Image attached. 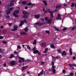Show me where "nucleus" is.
Instances as JSON below:
<instances>
[{"label":"nucleus","mask_w":76,"mask_h":76,"mask_svg":"<svg viewBox=\"0 0 76 76\" xmlns=\"http://www.w3.org/2000/svg\"><path fill=\"white\" fill-rule=\"evenodd\" d=\"M8 9H9V10H7L5 11V12L7 15H5V16L6 18H10V16L7 15L10 13V11L12 10L13 9V8L11 7L10 8H8Z\"/></svg>","instance_id":"f257e3e1"},{"label":"nucleus","mask_w":76,"mask_h":76,"mask_svg":"<svg viewBox=\"0 0 76 76\" xmlns=\"http://www.w3.org/2000/svg\"><path fill=\"white\" fill-rule=\"evenodd\" d=\"M55 68H56V66L53 65L52 66V68L50 69L49 70L50 71H52L53 73H56V69H54Z\"/></svg>","instance_id":"f03ea898"},{"label":"nucleus","mask_w":76,"mask_h":76,"mask_svg":"<svg viewBox=\"0 0 76 76\" xmlns=\"http://www.w3.org/2000/svg\"><path fill=\"white\" fill-rule=\"evenodd\" d=\"M23 13L24 15V16H23V18H28V16H26V15L28 14V12L26 11H23Z\"/></svg>","instance_id":"7ed1b4c3"},{"label":"nucleus","mask_w":76,"mask_h":76,"mask_svg":"<svg viewBox=\"0 0 76 76\" xmlns=\"http://www.w3.org/2000/svg\"><path fill=\"white\" fill-rule=\"evenodd\" d=\"M49 19V18L48 17H45V20L47 21V23H49V24H51V20H48Z\"/></svg>","instance_id":"20e7f679"},{"label":"nucleus","mask_w":76,"mask_h":76,"mask_svg":"<svg viewBox=\"0 0 76 76\" xmlns=\"http://www.w3.org/2000/svg\"><path fill=\"white\" fill-rule=\"evenodd\" d=\"M46 10H47L49 13H50L51 17L53 18V13L54 12L50 11V10L48 9H47Z\"/></svg>","instance_id":"39448f33"},{"label":"nucleus","mask_w":76,"mask_h":76,"mask_svg":"<svg viewBox=\"0 0 76 76\" xmlns=\"http://www.w3.org/2000/svg\"><path fill=\"white\" fill-rule=\"evenodd\" d=\"M16 14H17V13H19V10H16L15 11H14V12L13 13V15H14L15 17H18V15H16Z\"/></svg>","instance_id":"423d86ee"},{"label":"nucleus","mask_w":76,"mask_h":76,"mask_svg":"<svg viewBox=\"0 0 76 76\" xmlns=\"http://www.w3.org/2000/svg\"><path fill=\"white\" fill-rule=\"evenodd\" d=\"M61 15L59 14H58L56 18V20H61Z\"/></svg>","instance_id":"0eeeda50"},{"label":"nucleus","mask_w":76,"mask_h":76,"mask_svg":"<svg viewBox=\"0 0 76 76\" xmlns=\"http://www.w3.org/2000/svg\"><path fill=\"white\" fill-rule=\"evenodd\" d=\"M15 2V0H13L10 3H8V5L9 6H13L14 5V4H13V3Z\"/></svg>","instance_id":"6e6552de"},{"label":"nucleus","mask_w":76,"mask_h":76,"mask_svg":"<svg viewBox=\"0 0 76 76\" xmlns=\"http://www.w3.org/2000/svg\"><path fill=\"white\" fill-rule=\"evenodd\" d=\"M34 54H36V53H37L39 55H41V53L39 52V51L38 50H34L33 52Z\"/></svg>","instance_id":"1a4fd4ad"},{"label":"nucleus","mask_w":76,"mask_h":76,"mask_svg":"<svg viewBox=\"0 0 76 76\" xmlns=\"http://www.w3.org/2000/svg\"><path fill=\"white\" fill-rule=\"evenodd\" d=\"M18 28V26H17V25H15L14 26V29H12V31H15L16 30H17V28Z\"/></svg>","instance_id":"9d476101"},{"label":"nucleus","mask_w":76,"mask_h":76,"mask_svg":"<svg viewBox=\"0 0 76 76\" xmlns=\"http://www.w3.org/2000/svg\"><path fill=\"white\" fill-rule=\"evenodd\" d=\"M28 67V66H23L22 68V69H21L22 71H23V70H26V69H27Z\"/></svg>","instance_id":"9b49d317"},{"label":"nucleus","mask_w":76,"mask_h":76,"mask_svg":"<svg viewBox=\"0 0 76 76\" xmlns=\"http://www.w3.org/2000/svg\"><path fill=\"white\" fill-rule=\"evenodd\" d=\"M46 45V43H42L41 45V46L42 47H45Z\"/></svg>","instance_id":"f8f14e48"},{"label":"nucleus","mask_w":76,"mask_h":76,"mask_svg":"<svg viewBox=\"0 0 76 76\" xmlns=\"http://www.w3.org/2000/svg\"><path fill=\"white\" fill-rule=\"evenodd\" d=\"M44 73V70H42L41 72L38 74V76H40L41 75H42Z\"/></svg>","instance_id":"ddd939ff"},{"label":"nucleus","mask_w":76,"mask_h":76,"mask_svg":"<svg viewBox=\"0 0 76 76\" xmlns=\"http://www.w3.org/2000/svg\"><path fill=\"white\" fill-rule=\"evenodd\" d=\"M66 51H64L62 53V56H66Z\"/></svg>","instance_id":"4468645a"},{"label":"nucleus","mask_w":76,"mask_h":76,"mask_svg":"<svg viewBox=\"0 0 76 76\" xmlns=\"http://www.w3.org/2000/svg\"><path fill=\"white\" fill-rule=\"evenodd\" d=\"M36 25H44V23H40V22L38 23V22H37L36 23Z\"/></svg>","instance_id":"2eb2a0df"},{"label":"nucleus","mask_w":76,"mask_h":76,"mask_svg":"<svg viewBox=\"0 0 76 76\" xmlns=\"http://www.w3.org/2000/svg\"><path fill=\"white\" fill-rule=\"evenodd\" d=\"M39 15H35V18H36V19H38V18H39Z\"/></svg>","instance_id":"dca6fc26"},{"label":"nucleus","mask_w":76,"mask_h":76,"mask_svg":"<svg viewBox=\"0 0 76 76\" xmlns=\"http://www.w3.org/2000/svg\"><path fill=\"white\" fill-rule=\"evenodd\" d=\"M24 22L23 21H21L19 25L20 26H22V25L23 24Z\"/></svg>","instance_id":"f3484780"},{"label":"nucleus","mask_w":76,"mask_h":76,"mask_svg":"<svg viewBox=\"0 0 76 76\" xmlns=\"http://www.w3.org/2000/svg\"><path fill=\"white\" fill-rule=\"evenodd\" d=\"M21 35H26L27 34L24 32H21L20 33Z\"/></svg>","instance_id":"a211bd4d"},{"label":"nucleus","mask_w":76,"mask_h":76,"mask_svg":"<svg viewBox=\"0 0 76 76\" xmlns=\"http://www.w3.org/2000/svg\"><path fill=\"white\" fill-rule=\"evenodd\" d=\"M24 31L25 32H28L29 31V29L28 28H24Z\"/></svg>","instance_id":"6ab92c4d"},{"label":"nucleus","mask_w":76,"mask_h":76,"mask_svg":"<svg viewBox=\"0 0 76 76\" xmlns=\"http://www.w3.org/2000/svg\"><path fill=\"white\" fill-rule=\"evenodd\" d=\"M75 29H76V26L73 27L71 28V30H72V31H74V30Z\"/></svg>","instance_id":"aec40b11"},{"label":"nucleus","mask_w":76,"mask_h":76,"mask_svg":"<svg viewBox=\"0 0 76 76\" xmlns=\"http://www.w3.org/2000/svg\"><path fill=\"white\" fill-rule=\"evenodd\" d=\"M19 58L20 60H21L22 61H23V62L25 61V59H24V58L21 57H19Z\"/></svg>","instance_id":"412c9836"},{"label":"nucleus","mask_w":76,"mask_h":76,"mask_svg":"<svg viewBox=\"0 0 76 76\" xmlns=\"http://www.w3.org/2000/svg\"><path fill=\"white\" fill-rule=\"evenodd\" d=\"M22 4H26V2L25 1H22L21 2Z\"/></svg>","instance_id":"4be33fe9"},{"label":"nucleus","mask_w":76,"mask_h":76,"mask_svg":"<svg viewBox=\"0 0 76 76\" xmlns=\"http://www.w3.org/2000/svg\"><path fill=\"white\" fill-rule=\"evenodd\" d=\"M61 7L60 5H58L56 6V7L57 9H58L59 8H60Z\"/></svg>","instance_id":"5701e85b"},{"label":"nucleus","mask_w":76,"mask_h":76,"mask_svg":"<svg viewBox=\"0 0 76 76\" xmlns=\"http://www.w3.org/2000/svg\"><path fill=\"white\" fill-rule=\"evenodd\" d=\"M69 52L70 54V55L72 56V50L71 49H70Z\"/></svg>","instance_id":"b1692460"},{"label":"nucleus","mask_w":76,"mask_h":76,"mask_svg":"<svg viewBox=\"0 0 76 76\" xmlns=\"http://www.w3.org/2000/svg\"><path fill=\"white\" fill-rule=\"evenodd\" d=\"M14 56V55L13 54H11V56L10 57V58H12Z\"/></svg>","instance_id":"393cba45"},{"label":"nucleus","mask_w":76,"mask_h":76,"mask_svg":"<svg viewBox=\"0 0 76 76\" xmlns=\"http://www.w3.org/2000/svg\"><path fill=\"white\" fill-rule=\"evenodd\" d=\"M10 64L11 65H14L15 64V62L12 61L11 62Z\"/></svg>","instance_id":"a878e982"},{"label":"nucleus","mask_w":76,"mask_h":76,"mask_svg":"<svg viewBox=\"0 0 76 76\" xmlns=\"http://www.w3.org/2000/svg\"><path fill=\"white\" fill-rule=\"evenodd\" d=\"M51 47L53 49H54V48H55L54 46L53 45V44L51 45Z\"/></svg>","instance_id":"bb28decb"},{"label":"nucleus","mask_w":76,"mask_h":76,"mask_svg":"<svg viewBox=\"0 0 76 76\" xmlns=\"http://www.w3.org/2000/svg\"><path fill=\"white\" fill-rule=\"evenodd\" d=\"M26 46L27 48H28V49H29V50H31V47H29V46L27 45H26Z\"/></svg>","instance_id":"cd10ccee"},{"label":"nucleus","mask_w":76,"mask_h":76,"mask_svg":"<svg viewBox=\"0 0 76 76\" xmlns=\"http://www.w3.org/2000/svg\"><path fill=\"white\" fill-rule=\"evenodd\" d=\"M47 51H48V48H46L44 52L45 53H47Z\"/></svg>","instance_id":"c85d7f7f"},{"label":"nucleus","mask_w":76,"mask_h":76,"mask_svg":"<svg viewBox=\"0 0 76 76\" xmlns=\"http://www.w3.org/2000/svg\"><path fill=\"white\" fill-rule=\"evenodd\" d=\"M36 44H37V41H36V40H34V42H33V44L34 45H35Z\"/></svg>","instance_id":"c756f323"},{"label":"nucleus","mask_w":76,"mask_h":76,"mask_svg":"<svg viewBox=\"0 0 76 76\" xmlns=\"http://www.w3.org/2000/svg\"><path fill=\"white\" fill-rule=\"evenodd\" d=\"M58 52V53H61V50L60 49L58 50H57Z\"/></svg>","instance_id":"7c9ffc66"},{"label":"nucleus","mask_w":76,"mask_h":76,"mask_svg":"<svg viewBox=\"0 0 76 76\" xmlns=\"http://www.w3.org/2000/svg\"><path fill=\"white\" fill-rule=\"evenodd\" d=\"M43 2L45 4V5L46 6H47V2H46V1H43Z\"/></svg>","instance_id":"2f4dec72"},{"label":"nucleus","mask_w":76,"mask_h":76,"mask_svg":"<svg viewBox=\"0 0 76 76\" xmlns=\"http://www.w3.org/2000/svg\"><path fill=\"white\" fill-rule=\"evenodd\" d=\"M53 27L55 29H56V31H60L59 29H58V28H56V27Z\"/></svg>","instance_id":"473e14b6"},{"label":"nucleus","mask_w":76,"mask_h":76,"mask_svg":"<svg viewBox=\"0 0 76 76\" xmlns=\"http://www.w3.org/2000/svg\"><path fill=\"white\" fill-rule=\"evenodd\" d=\"M73 75H74V73H71L69 74V75L71 76H73Z\"/></svg>","instance_id":"72a5a7b5"},{"label":"nucleus","mask_w":76,"mask_h":76,"mask_svg":"<svg viewBox=\"0 0 76 76\" xmlns=\"http://www.w3.org/2000/svg\"><path fill=\"white\" fill-rule=\"evenodd\" d=\"M31 2H30L29 3L27 4V6H30V5H31Z\"/></svg>","instance_id":"f704fd0d"},{"label":"nucleus","mask_w":76,"mask_h":76,"mask_svg":"<svg viewBox=\"0 0 76 76\" xmlns=\"http://www.w3.org/2000/svg\"><path fill=\"white\" fill-rule=\"evenodd\" d=\"M75 6V4H74V3H72L71 5V7H73Z\"/></svg>","instance_id":"c9c22d12"},{"label":"nucleus","mask_w":76,"mask_h":76,"mask_svg":"<svg viewBox=\"0 0 76 76\" xmlns=\"http://www.w3.org/2000/svg\"><path fill=\"white\" fill-rule=\"evenodd\" d=\"M68 65L70 67H72V66H73V65L71 64H68Z\"/></svg>","instance_id":"e433bc0d"},{"label":"nucleus","mask_w":76,"mask_h":76,"mask_svg":"<svg viewBox=\"0 0 76 76\" xmlns=\"http://www.w3.org/2000/svg\"><path fill=\"white\" fill-rule=\"evenodd\" d=\"M51 64H52V66H54V62H52Z\"/></svg>","instance_id":"4c0bfd02"},{"label":"nucleus","mask_w":76,"mask_h":76,"mask_svg":"<svg viewBox=\"0 0 76 76\" xmlns=\"http://www.w3.org/2000/svg\"><path fill=\"white\" fill-rule=\"evenodd\" d=\"M36 49H37V48H34L32 49V50H33V51H35V50H36Z\"/></svg>","instance_id":"58836bf2"},{"label":"nucleus","mask_w":76,"mask_h":76,"mask_svg":"<svg viewBox=\"0 0 76 76\" xmlns=\"http://www.w3.org/2000/svg\"><path fill=\"white\" fill-rule=\"evenodd\" d=\"M23 22H25V23H27V21H26V20L24 19L23 20Z\"/></svg>","instance_id":"ea45409f"},{"label":"nucleus","mask_w":76,"mask_h":76,"mask_svg":"<svg viewBox=\"0 0 76 76\" xmlns=\"http://www.w3.org/2000/svg\"><path fill=\"white\" fill-rule=\"evenodd\" d=\"M41 65H42L43 64H44V62H41Z\"/></svg>","instance_id":"a19ab883"},{"label":"nucleus","mask_w":76,"mask_h":76,"mask_svg":"<svg viewBox=\"0 0 76 76\" xmlns=\"http://www.w3.org/2000/svg\"><path fill=\"white\" fill-rule=\"evenodd\" d=\"M66 29H67V28L66 27H65L63 28V31H65V30H66Z\"/></svg>","instance_id":"79ce46f5"},{"label":"nucleus","mask_w":76,"mask_h":76,"mask_svg":"<svg viewBox=\"0 0 76 76\" xmlns=\"http://www.w3.org/2000/svg\"><path fill=\"white\" fill-rule=\"evenodd\" d=\"M4 37L3 36H0V39H3Z\"/></svg>","instance_id":"37998d69"},{"label":"nucleus","mask_w":76,"mask_h":76,"mask_svg":"<svg viewBox=\"0 0 76 76\" xmlns=\"http://www.w3.org/2000/svg\"><path fill=\"white\" fill-rule=\"evenodd\" d=\"M2 42L3 44H7V42L4 41H3Z\"/></svg>","instance_id":"c03bdc74"},{"label":"nucleus","mask_w":76,"mask_h":76,"mask_svg":"<svg viewBox=\"0 0 76 76\" xmlns=\"http://www.w3.org/2000/svg\"><path fill=\"white\" fill-rule=\"evenodd\" d=\"M46 32L47 34H49V33H50V31H46Z\"/></svg>","instance_id":"a18cd8bd"},{"label":"nucleus","mask_w":76,"mask_h":76,"mask_svg":"<svg viewBox=\"0 0 76 76\" xmlns=\"http://www.w3.org/2000/svg\"><path fill=\"white\" fill-rule=\"evenodd\" d=\"M4 67H6V64L5 63H4Z\"/></svg>","instance_id":"49530a36"},{"label":"nucleus","mask_w":76,"mask_h":76,"mask_svg":"<svg viewBox=\"0 0 76 76\" xmlns=\"http://www.w3.org/2000/svg\"><path fill=\"white\" fill-rule=\"evenodd\" d=\"M52 58L54 60H55V59H56V57L54 56L52 57Z\"/></svg>","instance_id":"de8ad7c7"},{"label":"nucleus","mask_w":76,"mask_h":76,"mask_svg":"<svg viewBox=\"0 0 76 76\" xmlns=\"http://www.w3.org/2000/svg\"><path fill=\"white\" fill-rule=\"evenodd\" d=\"M14 54H18V52H17L15 51L14 52Z\"/></svg>","instance_id":"09e8293b"},{"label":"nucleus","mask_w":76,"mask_h":76,"mask_svg":"<svg viewBox=\"0 0 76 76\" xmlns=\"http://www.w3.org/2000/svg\"><path fill=\"white\" fill-rule=\"evenodd\" d=\"M19 63H22V61L20 60L19 61Z\"/></svg>","instance_id":"8fccbe9b"},{"label":"nucleus","mask_w":76,"mask_h":76,"mask_svg":"<svg viewBox=\"0 0 76 76\" xmlns=\"http://www.w3.org/2000/svg\"><path fill=\"white\" fill-rule=\"evenodd\" d=\"M17 48H20V45H18L17 46Z\"/></svg>","instance_id":"3c124183"},{"label":"nucleus","mask_w":76,"mask_h":76,"mask_svg":"<svg viewBox=\"0 0 76 76\" xmlns=\"http://www.w3.org/2000/svg\"><path fill=\"white\" fill-rule=\"evenodd\" d=\"M3 52V51H2V49H0V53H2Z\"/></svg>","instance_id":"603ef678"},{"label":"nucleus","mask_w":76,"mask_h":76,"mask_svg":"<svg viewBox=\"0 0 76 76\" xmlns=\"http://www.w3.org/2000/svg\"><path fill=\"white\" fill-rule=\"evenodd\" d=\"M63 73H65V72H66V71H65V70H63Z\"/></svg>","instance_id":"864d4df0"},{"label":"nucleus","mask_w":76,"mask_h":76,"mask_svg":"<svg viewBox=\"0 0 76 76\" xmlns=\"http://www.w3.org/2000/svg\"><path fill=\"white\" fill-rule=\"evenodd\" d=\"M12 23H10L9 24V26H12Z\"/></svg>","instance_id":"5fc2aeb1"},{"label":"nucleus","mask_w":76,"mask_h":76,"mask_svg":"<svg viewBox=\"0 0 76 76\" xmlns=\"http://www.w3.org/2000/svg\"><path fill=\"white\" fill-rule=\"evenodd\" d=\"M40 20H42L43 21H44V18H42L40 19Z\"/></svg>","instance_id":"6e6d98bb"},{"label":"nucleus","mask_w":76,"mask_h":76,"mask_svg":"<svg viewBox=\"0 0 76 76\" xmlns=\"http://www.w3.org/2000/svg\"><path fill=\"white\" fill-rule=\"evenodd\" d=\"M76 58V57L75 56H74L73 57V59L75 60Z\"/></svg>","instance_id":"4d7b16f0"},{"label":"nucleus","mask_w":76,"mask_h":76,"mask_svg":"<svg viewBox=\"0 0 76 76\" xmlns=\"http://www.w3.org/2000/svg\"><path fill=\"white\" fill-rule=\"evenodd\" d=\"M28 7H25V9H28Z\"/></svg>","instance_id":"13d9d810"},{"label":"nucleus","mask_w":76,"mask_h":76,"mask_svg":"<svg viewBox=\"0 0 76 76\" xmlns=\"http://www.w3.org/2000/svg\"><path fill=\"white\" fill-rule=\"evenodd\" d=\"M31 6H34V5H35V4H31Z\"/></svg>","instance_id":"bf43d9fd"},{"label":"nucleus","mask_w":76,"mask_h":76,"mask_svg":"<svg viewBox=\"0 0 76 76\" xmlns=\"http://www.w3.org/2000/svg\"><path fill=\"white\" fill-rule=\"evenodd\" d=\"M73 66H75L76 67V64H73Z\"/></svg>","instance_id":"052dcab7"},{"label":"nucleus","mask_w":76,"mask_h":76,"mask_svg":"<svg viewBox=\"0 0 76 76\" xmlns=\"http://www.w3.org/2000/svg\"><path fill=\"white\" fill-rule=\"evenodd\" d=\"M0 27H1V28H3V26H1Z\"/></svg>","instance_id":"680f3d73"},{"label":"nucleus","mask_w":76,"mask_h":76,"mask_svg":"<svg viewBox=\"0 0 76 76\" xmlns=\"http://www.w3.org/2000/svg\"><path fill=\"white\" fill-rule=\"evenodd\" d=\"M43 12H45V9H44V8H43Z\"/></svg>","instance_id":"e2e57ef3"},{"label":"nucleus","mask_w":76,"mask_h":76,"mask_svg":"<svg viewBox=\"0 0 76 76\" xmlns=\"http://www.w3.org/2000/svg\"><path fill=\"white\" fill-rule=\"evenodd\" d=\"M18 3L19 4H20V3H21V2L19 1V2H18Z\"/></svg>","instance_id":"0e129e2a"},{"label":"nucleus","mask_w":76,"mask_h":76,"mask_svg":"<svg viewBox=\"0 0 76 76\" xmlns=\"http://www.w3.org/2000/svg\"><path fill=\"white\" fill-rule=\"evenodd\" d=\"M25 46H26V45H22V47H25Z\"/></svg>","instance_id":"69168bd1"},{"label":"nucleus","mask_w":76,"mask_h":76,"mask_svg":"<svg viewBox=\"0 0 76 76\" xmlns=\"http://www.w3.org/2000/svg\"><path fill=\"white\" fill-rule=\"evenodd\" d=\"M27 73L28 74H29V72H27Z\"/></svg>","instance_id":"338daca9"},{"label":"nucleus","mask_w":76,"mask_h":76,"mask_svg":"<svg viewBox=\"0 0 76 76\" xmlns=\"http://www.w3.org/2000/svg\"><path fill=\"white\" fill-rule=\"evenodd\" d=\"M56 58H58V57L57 56L56 57Z\"/></svg>","instance_id":"774afa93"}]
</instances>
